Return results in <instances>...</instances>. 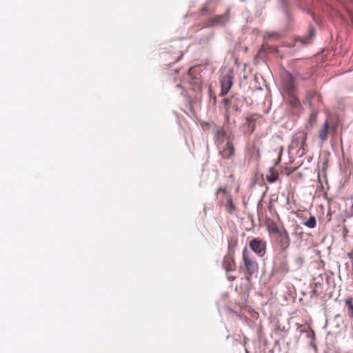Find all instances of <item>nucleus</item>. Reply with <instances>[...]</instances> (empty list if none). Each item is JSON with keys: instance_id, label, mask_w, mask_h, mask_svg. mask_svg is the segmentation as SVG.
<instances>
[{"instance_id": "nucleus-1", "label": "nucleus", "mask_w": 353, "mask_h": 353, "mask_svg": "<svg viewBox=\"0 0 353 353\" xmlns=\"http://www.w3.org/2000/svg\"><path fill=\"white\" fill-rule=\"evenodd\" d=\"M341 8L332 7V10L347 25L353 26V1L336 0Z\"/></svg>"}, {"instance_id": "nucleus-2", "label": "nucleus", "mask_w": 353, "mask_h": 353, "mask_svg": "<svg viewBox=\"0 0 353 353\" xmlns=\"http://www.w3.org/2000/svg\"><path fill=\"white\" fill-rule=\"evenodd\" d=\"M244 103H248L247 99L240 94H234L230 98L223 100L225 109L234 108L236 112H241Z\"/></svg>"}, {"instance_id": "nucleus-3", "label": "nucleus", "mask_w": 353, "mask_h": 353, "mask_svg": "<svg viewBox=\"0 0 353 353\" xmlns=\"http://www.w3.org/2000/svg\"><path fill=\"white\" fill-rule=\"evenodd\" d=\"M242 257L245 266V274L247 279H249V277H251L254 274L258 272V263L251 257L246 247H245L243 250Z\"/></svg>"}, {"instance_id": "nucleus-4", "label": "nucleus", "mask_w": 353, "mask_h": 353, "mask_svg": "<svg viewBox=\"0 0 353 353\" xmlns=\"http://www.w3.org/2000/svg\"><path fill=\"white\" fill-rule=\"evenodd\" d=\"M234 69L230 68L228 73L220 80L221 90L220 96L226 95L233 85Z\"/></svg>"}, {"instance_id": "nucleus-5", "label": "nucleus", "mask_w": 353, "mask_h": 353, "mask_svg": "<svg viewBox=\"0 0 353 353\" xmlns=\"http://www.w3.org/2000/svg\"><path fill=\"white\" fill-rule=\"evenodd\" d=\"M282 85L283 90L287 94L294 92L295 89V79L292 74L288 72L285 71L282 75Z\"/></svg>"}, {"instance_id": "nucleus-6", "label": "nucleus", "mask_w": 353, "mask_h": 353, "mask_svg": "<svg viewBox=\"0 0 353 353\" xmlns=\"http://www.w3.org/2000/svg\"><path fill=\"white\" fill-rule=\"evenodd\" d=\"M251 250L259 256H263L265 253L266 243L259 238L252 239L249 243Z\"/></svg>"}, {"instance_id": "nucleus-7", "label": "nucleus", "mask_w": 353, "mask_h": 353, "mask_svg": "<svg viewBox=\"0 0 353 353\" xmlns=\"http://www.w3.org/2000/svg\"><path fill=\"white\" fill-rule=\"evenodd\" d=\"M273 231L279 236L280 245L283 249V252H285L290 244V239L288 231L285 229L279 230V228H275Z\"/></svg>"}, {"instance_id": "nucleus-8", "label": "nucleus", "mask_w": 353, "mask_h": 353, "mask_svg": "<svg viewBox=\"0 0 353 353\" xmlns=\"http://www.w3.org/2000/svg\"><path fill=\"white\" fill-rule=\"evenodd\" d=\"M281 10L284 15L286 24L290 25L294 21L291 6L286 0H281Z\"/></svg>"}, {"instance_id": "nucleus-9", "label": "nucleus", "mask_w": 353, "mask_h": 353, "mask_svg": "<svg viewBox=\"0 0 353 353\" xmlns=\"http://www.w3.org/2000/svg\"><path fill=\"white\" fill-rule=\"evenodd\" d=\"M229 20V12L221 15H216L209 19L210 26H224Z\"/></svg>"}, {"instance_id": "nucleus-10", "label": "nucleus", "mask_w": 353, "mask_h": 353, "mask_svg": "<svg viewBox=\"0 0 353 353\" xmlns=\"http://www.w3.org/2000/svg\"><path fill=\"white\" fill-rule=\"evenodd\" d=\"M316 30L315 28L310 25L308 32L306 35L299 37L296 38V41H299L302 45L307 46L312 43L315 37Z\"/></svg>"}, {"instance_id": "nucleus-11", "label": "nucleus", "mask_w": 353, "mask_h": 353, "mask_svg": "<svg viewBox=\"0 0 353 353\" xmlns=\"http://www.w3.org/2000/svg\"><path fill=\"white\" fill-rule=\"evenodd\" d=\"M296 1V7L301 10L303 12H305L310 15L313 19V21L319 24L321 22V18L318 16L315 15L313 12H312L310 9L306 8L303 6V0H295Z\"/></svg>"}, {"instance_id": "nucleus-12", "label": "nucleus", "mask_w": 353, "mask_h": 353, "mask_svg": "<svg viewBox=\"0 0 353 353\" xmlns=\"http://www.w3.org/2000/svg\"><path fill=\"white\" fill-rule=\"evenodd\" d=\"M286 256L279 262L274 261L273 271L280 272L281 273H287L289 271L288 265L286 261Z\"/></svg>"}, {"instance_id": "nucleus-13", "label": "nucleus", "mask_w": 353, "mask_h": 353, "mask_svg": "<svg viewBox=\"0 0 353 353\" xmlns=\"http://www.w3.org/2000/svg\"><path fill=\"white\" fill-rule=\"evenodd\" d=\"M234 264V259L232 256H226L223 258L222 265L227 273L234 270L232 265Z\"/></svg>"}, {"instance_id": "nucleus-14", "label": "nucleus", "mask_w": 353, "mask_h": 353, "mask_svg": "<svg viewBox=\"0 0 353 353\" xmlns=\"http://www.w3.org/2000/svg\"><path fill=\"white\" fill-rule=\"evenodd\" d=\"M234 155V148L230 141L229 140V137L228 138V141L225 143L224 150H223V157L228 159H230Z\"/></svg>"}, {"instance_id": "nucleus-15", "label": "nucleus", "mask_w": 353, "mask_h": 353, "mask_svg": "<svg viewBox=\"0 0 353 353\" xmlns=\"http://www.w3.org/2000/svg\"><path fill=\"white\" fill-rule=\"evenodd\" d=\"M286 100L292 108L297 110L301 108L300 101L293 94V92L288 94V98Z\"/></svg>"}, {"instance_id": "nucleus-16", "label": "nucleus", "mask_w": 353, "mask_h": 353, "mask_svg": "<svg viewBox=\"0 0 353 353\" xmlns=\"http://www.w3.org/2000/svg\"><path fill=\"white\" fill-rule=\"evenodd\" d=\"M300 332L305 334L306 337L310 340V343H309V345L310 347H312L314 349V351L316 352L317 347H316V344L314 343L315 334H314V331L307 330H301Z\"/></svg>"}, {"instance_id": "nucleus-17", "label": "nucleus", "mask_w": 353, "mask_h": 353, "mask_svg": "<svg viewBox=\"0 0 353 353\" xmlns=\"http://www.w3.org/2000/svg\"><path fill=\"white\" fill-rule=\"evenodd\" d=\"M214 131L215 132V134H216V137H217V139H221L223 141V139L226 138L228 139V138L229 137V140L231 141L230 136L228 135L225 130L223 128L216 127L214 129Z\"/></svg>"}, {"instance_id": "nucleus-18", "label": "nucleus", "mask_w": 353, "mask_h": 353, "mask_svg": "<svg viewBox=\"0 0 353 353\" xmlns=\"http://www.w3.org/2000/svg\"><path fill=\"white\" fill-rule=\"evenodd\" d=\"M328 133H329V125H328L327 121H326L323 124V128L320 130V132H319L320 141H321L322 143L325 141L327 139Z\"/></svg>"}, {"instance_id": "nucleus-19", "label": "nucleus", "mask_w": 353, "mask_h": 353, "mask_svg": "<svg viewBox=\"0 0 353 353\" xmlns=\"http://www.w3.org/2000/svg\"><path fill=\"white\" fill-rule=\"evenodd\" d=\"M269 174L266 175V180L269 183H275L279 179L278 173L274 170V168H270L269 170Z\"/></svg>"}, {"instance_id": "nucleus-20", "label": "nucleus", "mask_w": 353, "mask_h": 353, "mask_svg": "<svg viewBox=\"0 0 353 353\" xmlns=\"http://www.w3.org/2000/svg\"><path fill=\"white\" fill-rule=\"evenodd\" d=\"M225 208L228 212L230 214H232L236 210V207L234 206L232 202V198L230 194L227 196V202L225 203Z\"/></svg>"}, {"instance_id": "nucleus-21", "label": "nucleus", "mask_w": 353, "mask_h": 353, "mask_svg": "<svg viewBox=\"0 0 353 353\" xmlns=\"http://www.w3.org/2000/svg\"><path fill=\"white\" fill-rule=\"evenodd\" d=\"M304 225L310 229H313L316 226V219L314 216L311 215L309 219L304 222Z\"/></svg>"}, {"instance_id": "nucleus-22", "label": "nucleus", "mask_w": 353, "mask_h": 353, "mask_svg": "<svg viewBox=\"0 0 353 353\" xmlns=\"http://www.w3.org/2000/svg\"><path fill=\"white\" fill-rule=\"evenodd\" d=\"M345 303L347 307L348 315L350 318L353 319V303L352 298H347L345 300Z\"/></svg>"}, {"instance_id": "nucleus-23", "label": "nucleus", "mask_w": 353, "mask_h": 353, "mask_svg": "<svg viewBox=\"0 0 353 353\" xmlns=\"http://www.w3.org/2000/svg\"><path fill=\"white\" fill-rule=\"evenodd\" d=\"M306 140H307V134L306 133H302L300 150H302L303 152L299 155L300 157L303 156L305 154V146L306 145Z\"/></svg>"}, {"instance_id": "nucleus-24", "label": "nucleus", "mask_w": 353, "mask_h": 353, "mask_svg": "<svg viewBox=\"0 0 353 353\" xmlns=\"http://www.w3.org/2000/svg\"><path fill=\"white\" fill-rule=\"evenodd\" d=\"M334 323L336 324V327L337 328H341V324L343 323V316L341 315V314H336L335 316H334Z\"/></svg>"}, {"instance_id": "nucleus-25", "label": "nucleus", "mask_w": 353, "mask_h": 353, "mask_svg": "<svg viewBox=\"0 0 353 353\" xmlns=\"http://www.w3.org/2000/svg\"><path fill=\"white\" fill-rule=\"evenodd\" d=\"M294 262L296 264V268H299L303 265L304 259L301 256H297L294 258Z\"/></svg>"}, {"instance_id": "nucleus-26", "label": "nucleus", "mask_w": 353, "mask_h": 353, "mask_svg": "<svg viewBox=\"0 0 353 353\" xmlns=\"http://www.w3.org/2000/svg\"><path fill=\"white\" fill-rule=\"evenodd\" d=\"M303 231H302V228H299L297 227L294 231V234H296L298 236H299L300 237L302 236L303 235Z\"/></svg>"}, {"instance_id": "nucleus-27", "label": "nucleus", "mask_w": 353, "mask_h": 353, "mask_svg": "<svg viewBox=\"0 0 353 353\" xmlns=\"http://www.w3.org/2000/svg\"><path fill=\"white\" fill-rule=\"evenodd\" d=\"M283 147H281L280 148V152H279V158L275 162V165H278L279 164V163L281 162V154H282V152H283Z\"/></svg>"}, {"instance_id": "nucleus-28", "label": "nucleus", "mask_w": 353, "mask_h": 353, "mask_svg": "<svg viewBox=\"0 0 353 353\" xmlns=\"http://www.w3.org/2000/svg\"><path fill=\"white\" fill-rule=\"evenodd\" d=\"M254 121V119H252L251 117H247L245 119V125H250V123H253Z\"/></svg>"}, {"instance_id": "nucleus-29", "label": "nucleus", "mask_w": 353, "mask_h": 353, "mask_svg": "<svg viewBox=\"0 0 353 353\" xmlns=\"http://www.w3.org/2000/svg\"><path fill=\"white\" fill-rule=\"evenodd\" d=\"M230 109H225V112H225V120L227 121H229V120H230Z\"/></svg>"}, {"instance_id": "nucleus-30", "label": "nucleus", "mask_w": 353, "mask_h": 353, "mask_svg": "<svg viewBox=\"0 0 353 353\" xmlns=\"http://www.w3.org/2000/svg\"><path fill=\"white\" fill-rule=\"evenodd\" d=\"M213 36H214V32H212L210 34H209L208 35H207V36L205 37V39H206L207 41H208V40L211 39L213 37Z\"/></svg>"}, {"instance_id": "nucleus-31", "label": "nucleus", "mask_w": 353, "mask_h": 353, "mask_svg": "<svg viewBox=\"0 0 353 353\" xmlns=\"http://www.w3.org/2000/svg\"><path fill=\"white\" fill-rule=\"evenodd\" d=\"M218 192H222L223 194H227V190L225 188H220L219 190H218Z\"/></svg>"}, {"instance_id": "nucleus-32", "label": "nucleus", "mask_w": 353, "mask_h": 353, "mask_svg": "<svg viewBox=\"0 0 353 353\" xmlns=\"http://www.w3.org/2000/svg\"><path fill=\"white\" fill-rule=\"evenodd\" d=\"M228 279L229 281H234V280L235 279V277H234V276H231V275L228 274Z\"/></svg>"}, {"instance_id": "nucleus-33", "label": "nucleus", "mask_w": 353, "mask_h": 353, "mask_svg": "<svg viewBox=\"0 0 353 353\" xmlns=\"http://www.w3.org/2000/svg\"><path fill=\"white\" fill-rule=\"evenodd\" d=\"M312 293H313V294H314L315 296H318V295H319V294H318V292H317V290H315V289H314V290H312Z\"/></svg>"}, {"instance_id": "nucleus-34", "label": "nucleus", "mask_w": 353, "mask_h": 353, "mask_svg": "<svg viewBox=\"0 0 353 353\" xmlns=\"http://www.w3.org/2000/svg\"><path fill=\"white\" fill-rule=\"evenodd\" d=\"M205 8H203V14H205Z\"/></svg>"}, {"instance_id": "nucleus-35", "label": "nucleus", "mask_w": 353, "mask_h": 353, "mask_svg": "<svg viewBox=\"0 0 353 353\" xmlns=\"http://www.w3.org/2000/svg\"><path fill=\"white\" fill-rule=\"evenodd\" d=\"M293 171H291L290 172H289L288 174H287V176H289Z\"/></svg>"}, {"instance_id": "nucleus-36", "label": "nucleus", "mask_w": 353, "mask_h": 353, "mask_svg": "<svg viewBox=\"0 0 353 353\" xmlns=\"http://www.w3.org/2000/svg\"><path fill=\"white\" fill-rule=\"evenodd\" d=\"M176 87L177 88H181V85H177Z\"/></svg>"}, {"instance_id": "nucleus-37", "label": "nucleus", "mask_w": 353, "mask_h": 353, "mask_svg": "<svg viewBox=\"0 0 353 353\" xmlns=\"http://www.w3.org/2000/svg\"><path fill=\"white\" fill-rule=\"evenodd\" d=\"M230 243H228V249H230Z\"/></svg>"}]
</instances>
